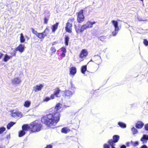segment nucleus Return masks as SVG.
Here are the masks:
<instances>
[{
	"label": "nucleus",
	"mask_w": 148,
	"mask_h": 148,
	"mask_svg": "<svg viewBox=\"0 0 148 148\" xmlns=\"http://www.w3.org/2000/svg\"><path fill=\"white\" fill-rule=\"evenodd\" d=\"M62 104L57 103L55 107L51 109L49 113L42 117L41 121L42 123L47 127L51 128L54 127L60 121L61 116L60 112Z\"/></svg>",
	"instance_id": "f257e3e1"
},
{
	"label": "nucleus",
	"mask_w": 148,
	"mask_h": 148,
	"mask_svg": "<svg viewBox=\"0 0 148 148\" xmlns=\"http://www.w3.org/2000/svg\"><path fill=\"white\" fill-rule=\"evenodd\" d=\"M96 23V22L95 21L91 22L90 21H88L87 22L86 24H83L81 26L80 29L76 25H74V27L75 31L77 33H82L84 30L88 28L92 27L93 26V25L95 24Z\"/></svg>",
	"instance_id": "f03ea898"
},
{
	"label": "nucleus",
	"mask_w": 148,
	"mask_h": 148,
	"mask_svg": "<svg viewBox=\"0 0 148 148\" xmlns=\"http://www.w3.org/2000/svg\"><path fill=\"white\" fill-rule=\"evenodd\" d=\"M42 127V124L39 122L34 121L30 123V132L32 133L39 132L41 130Z\"/></svg>",
	"instance_id": "7ed1b4c3"
},
{
	"label": "nucleus",
	"mask_w": 148,
	"mask_h": 148,
	"mask_svg": "<svg viewBox=\"0 0 148 148\" xmlns=\"http://www.w3.org/2000/svg\"><path fill=\"white\" fill-rule=\"evenodd\" d=\"M75 22V19L74 17L69 18L66 23L65 26V30L68 33H71L72 32L73 27L72 23Z\"/></svg>",
	"instance_id": "20e7f679"
},
{
	"label": "nucleus",
	"mask_w": 148,
	"mask_h": 148,
	"mask_svg": "<svg viewBox=\"0 0 148 148\" xmlns=\"http://www.w3.org/2000/svg\"><path fill=\"white\" fill-rule=\"evenodd\" d=\"M84 10L81 9L76 13L77 21L79 23H81L85 20V16L83 14Z\"/></svg>",
	"instance_id": "39448f33"
},
{
	"label": "nucleus",
	"mask_w": 148,
	"mask_h": 148,
	"mask_svg": "<svg viewBox=\"0 0 148 148\" xmlns=\"http://www.w3.org/2000/svg\"><path fill=\"white\" fill-rule=\"evenodd\" d=\"M49 31V29L46 28L43 32L38 33L36 36L40 39H43L47 35Z\"/></svg>",
	"instance_id": "423d86ee"
},
{
	"label": "nucleus",
	"mask_w": 148,
	"mask_h": 148,
	"mask_svg": "<svg viewBox=\"0 0 148 148\" xmlns=\"http://www.w3.org/2000/svg\"><path fill=\"white\" fill-rule=\"evenodd\" d=\"M61 92V90L60 89V88L58 87H56L54 89L53 93L51 94V95L54 99L56 97L59 98L61 97L60 93Z\"/></svg>",
	"instance_id": "0eeeda50"
},
{
	"label": "nucleus",
	"mask_w": 148,
	"mask_h": 148,
	"mask_svg": "<svg viewBox=\"0 0 148 148\" xmlns=\"http://www.w3.org/2000/svg\"><path fill=\"white\" fill-rule=\"evenodd\" d=\"M10 112H11V116L13 117H21L22 116L21 112L18 111L16 110L15 112L14 110H12Z\"/></svg>",
	"instance_id": "6e6552de"
},
{
	"label": "nucleus",
	"mask_w": 148,
	"mask_h": 148,
	"mask_svg": "<svg viewBox=\"0 0 148 148\" xmlns=\"http://www.w3.org/2000/svg\"><path fill=\"white\" fill-rule=\"evenodd\" d=\"M88 54L87 50L85 49H82L79 55L80 58L82 59L86 57Z\"/></svg>",
	"instance_id": "1a4fd4ad"
},
{
	"label": "nucleus",
	"mask_w": 148,
	"mask_h": 148,
	"mask_svg": "<svg viewBox=\"0 0 148 148\" xmlns=\"http://www.w3.org/2000/svg\"><path fill=\"white\" fill-rule=\"evenodd\" d=\"M25 47V46L24 45L20 44L14 50L15 51H18L22 53L24 51Z\"/></svg>",
	"instance_id": "9d476101"
},
{
	"label": "nucleus",
	"mask_w": 148,
	"mask_h": 148,
	"mask_svg": "<svg viewBox=\"0 0 148 148\" xmlns=\"http://www.w3.org/2000/svg\"><path fill=\"white\" fill-rule=\"evenodd\" d=\"M43 86V85L42 84H40L39 85H36L33 88V91L35 92L41 90Z\"/></svg>",
	"instance_id": "9b49d317"
},
{
	"label": "nucleus",
	"mask_w": 148,
	"mask_h": 148,
	"mask_svg": "<svg viewBox=\"0 0 148 148\" xmlns=\"http://www.w3.org/2000/svg\"><path fill=\"white\" fill-rule=\"evenodd\" d=\"M21 81L19 77H16L12 79V82L14 84H17L20 83Z\"/></svg>",
	"instance_id": "f8f14e48"
},
{
	"label": "nucleus",
	"mask_w": 148,
	"mask_h": 148,
	"mask_svg": "<svg viewBox=\"0 0 148 148\" xmlns=\"http://www.w3.org/2000/svg\"><path fill=\"white\" fill-rule=\"evenodd\" d=\"M22 130H23L25 131H27L28 130L30 131V123L29 124H24L22 126Z\"/></svg>",
	"instance_id": "ddd939ff"
},
{
	"label": "nucleus",
	"mask_w": 148,
	"mask_h": 148,
	"mask_svg": "<svg viewBox=\"0 0 148 148\" xmlns=\"http://www.w3.org/2000/svg\"><path fill=\"white\" fill-rule=\"evenodd\" d=\"M73 95V92L69 90H65L64 91V95L65 97H70Z\"/></svg>",
	"instance_id": "4468645a"
},
{
	"label": "nucleus",
	"mask_w": 148,
	"mask_h": 148,
	"mask_svg": "<svg viewBox=\"0 0 148 148\" xmlns=\"http://www.w3.org/2000/svg\"><path fill=\"white\" fill-rule=\"evenodd\" d=\"M144 125V123L141 121H138L136 124V127L138 129L141 128Z\"/></svg>",
	"instance_id": "2eb2a0df"
},
{
	"label": "nucleus",
	"mask_w": 148,
	"mask_h": 148,
	"mask_svg": "<svg viewBox=\"0 0 148 148\" xmlns=\"http://www.w3.org/2000/svg\"><path fill=\"white\" fill-rule=\"evenodd\" d=\"M76 69L74 66L71 67L70 69V74L74 75L76 73Z\"/></svg>",
	"instance_id": "dca6fc26"
},
{
	"label": "nucleus",
	"mask_w": 148,
	"mask_h": 148,
	"mask_svg": "<svg viewBox=\"0 0 148 148\" xmlns=\"http://www.w3.org/2000/svg\"><path fill=\"white\" fill-rule=\"evenodd\" d=\"M111 22L112 23L113 25L114 26L115 30H119V28L118 25V22L117 21L112 20L111 21Z\"/></svg>",
	"instance_id": "f3484780"
},
{
	"label": "nucleus",
	"mask_w": 148,
	"mask_h": 148,
	"mask_svg": "<svg viewBox=\"0 0 148 148\" xmlns=\"http://www.w3.org/2000/svg\"><path fill=\"white\" fill-rule=\"evenodd\" d=\"M59 24V23L58 22L56 23L55 24L52 25L51 29L53 32H55L58 29Z\"/></svg>",
	"instance_id": "a211bd4d"
},
{
	"label": "nucleus",
	"mask_w": 148,
	"mask_h": 148,
	"mask_svg": "<svg viewBox=\"0 0 148 148\" xmlns=\"http://www.w3.org/2000/svg\"><path fill=\"white\" fill-rule=\"evenodd\" d=\"M70 131V130L67 127H64L62 128L61 131L62 133L67 134Z\"/></svg>",
	"instance_id": "6ab92c4d"
},
{
	"label": "nucleus",
	"mask_w": 148,
	"mask_h": 148,
	"mask_svg": "<svg viewBox=\"0 0 148 148\" xmlns=\"http://www.w3.org/2000/svg\"><path fill=\"white\" fill-rule=\"evenodd\" d=\"M108 143L112 147V148H114L115 145L116 143L112 139H111L109 140L108 141Z\"/></svg>",
	"instance_id": "aec40b11"
},
{
	"label": "nucleus",
	"mask_w": 148,
	"mask_h": 148,
	"mask_svg": "<svg viewBox=\"0 0 148 148\" xmlns=\"http://www.w3.org/2000/svg\"><path fill=\"white\" fill-rule=\"evenodd\" d=\"M95 62L97 64H99L101 63V58L100 57H95Z\"/></svg>",
	"instance_id": "412c9836"
},
{
	"label": "nucleus",
	"mask_w": 148,
	"mask_h": 148,
	"mask_svg": "<svg viewBox=\"0 0 148 148\" xmlns=\"http://www.w3.org/2000/svg\"><path fill=\"white\" fill-rule=\"evenodd\" d=\"M119 138L120 136L119 135H114L113 136V140L116 143L119 141Z\"/></svg>",
	"instance_id": "4be33fe9"
},
{
	"label": "nucleus",
	"mask_w": 148,
	"mask_h": 148,
	"mask_svg": "<svg viewBox=\"0 0 148 148\" xmlns=\"http://www.w3.org/2000/svg\"><path fill=\"white\" fill-rule=\"evenodd\" d=\"M147 140V135L144 134L140 139V140L144 143H146Z\"/></svg>",
	"instance_id": "5701e85b"
},
{
	"label": "nucleus",
	"mask_w": 148,
	"mask_h": 148,
	"mask_svg": "<svg viewBox=\"0 0 148 148\" xmlns=\"http://www.w3.org/2000/svg\"><path fill=\"white\" fill-rule=\"evenodd\" d=\"M26 133L23 130L19 131L18 135L19 137H21L24 136Z\"/></svg>",
	"instance_id": "b1692460"
},
{
	"label": "nucleus",
	"mask_w": 148,
	"mask_h": 148,
	"mask_svg": "<svg viewBox=\"0 0 148 148\" xmlns=\"http://www.w3.org/2000/svg\"><path fill=\"white\" fill-rule=\"evenodd\" d=\"M54 98L53 97L52 95L51 94L50 97H45L43 99V101H48L50 100L54 99Z\"/></svg>",
	"instance_id": "393cba45"
},
{
	"label": "nucleus",
	"mask_w": 148,
	"mask_h": 148,
	"mask_svg": "<svg viewBox=\"0 0 148 148\" xmlns=\"http://www.w3.org/2000/svg\"><path fill=\"white\" fill-rule=\"evenodd\" d=\"M69 38L68 36L66 35L64 38V43L66 46H67L69 44Z\"/></svg>",
	"instance_id": "a878e982"
},
{
	"label": "nucleus",
	"mask_w": 148,
	"mask_h": 148,
	"mask_svg": "<svg viewBox=\"0 0 148 148\" xmlns=\"http://www.w3.org/2000/svg\"><path fill=\"white\" fill-rule=\"evenodd\" d=\"M15 122H14L12 121L10 122L8 124L7 126V128L9 130L10 129L11 127L12 126L15 124Z\"/></svg>",
	"instance_id": "bb28decb"
},
{
	"label": "nucleus",
	"mask_w": 148,
	"mask_h": 148,
	"mask_svg": "<svg viewBox=\"0 0 148 148\" xmlns=\"http://www.w3.org/2000/svg\"><path fill=\"white\" fill-rule=\"evenodd\" d=\"M20 41L21 43H23L25 41V39L23 36V34L21 33L20 34Z\"/></svg>",
	"instance_id": "cd10ccee"
},
{
	"label": "nucleus",
	"mask_w": 148,
	"mask_h": 148,
	"mask_svg": "<svg viewBox=\"0 0 148 148\" xmlns=\"http://www.w3.org/2000/svg\"><path fill=\"white\" fill-rule=\"evenodd\" d=\"M87 70V66L86 65L83 66L81 68V71L82 73L84 74L86 71Z\"/></svg>",
	"instance_id": "c85d7f7f"
},
{
	"label": "nucleus",
	"mask_w": 148,
	"mask_h": 148,
	"mask_svg": "<svg viewBox=\"0 0 148 148\" xmlns=\"http://www.w3.org/2000/svg\"><path fill=\"white\" fill-rule=\"evenodd\" d=\"M31 104V102L29 101H25L24 103V106L27 108L29 107Z\"/></svg>",
	"instance_id": "c756f323"
},
{
	"label": "nucleus",
	"mask_w": 148,
	"mask_h": 148,
	"mask_svg": "<svg viewBox=\"0 0 148 148\" xmlns=\"http://www.w3.org/2000/svg\"><path fill=\"white\" fill-rule=\"evenodd\" d=\"M12 57V56H8L7 54H6L5 55L4 57L3 58V60L4 61L6 62L9 59Z\"/></svg>",
	"instance_id": "7c9ffc66"
},
{
	"label": "nucleus",
	"mask_w": 148,
	"mask_h": 148,
	"mask_svg": "<svg viewBox=\"0 0 148 148\" xmlns=\"http://www.w3.org/2000/svg\"><path fill=\"white\" fill-rule=\"evenodd\" d=\"M118 125L121 128H125L126 127V125L122 122H119Z\"/></svg>",
	"instance_id": "2f4dec72"
},
{
	"label": "nucleus",
	"mask_w": 148,
	"mask_h": 148,
	"mask_svg": "<svg viewBox=\"0 0 148 148\" xmlns=\"http://www.w3.org/2000/svg\"><path fill=\"white\" fill-rule=\"evenodd\" d=\"M131 142L132 144V145L134 147L137 146L139 144V143L138 141H136L135 142H132L131 141Z\"/></svg>",
	"instance_id": "473e14b6"
},
{
	"label": "nucleus",
	"mask_w": 148,
	"mask_h": 148,
	"mask_svg": "<svg viewBox=\"0 0 148 148\" xmlns=\"http://www.w3.org/2000/svg\"><path fill=\"white\" fill-rule=\"evenodd\" d=\"M132 131L134 134H137L138 132L137 130L134 127H133L132 128Z\"/></svg>",
	"instance_id": "72a5a7b5"
},
{
	"label": "nucleus",
	"mask_w": 148,
	"mask_h": 148,
	"mask_svg": "<svg viewBox=\"0 0 148 148\" xmlns=\"http://www.w3.org/2000/svg\"><path fill=\"white\" fill-rule=\"evenodd\" d=\"M50 50L51 51L52 54L55 53L56 51V49L54 47H51L50 49Z\"/></svg>",
	"instance_id": "f704fd0d"
},
{
	"label": "nucleus",
	"mask_w": 148,
	"mask_h": 148,
	"mask_svg": "<svg viewBox=\"0 0 148 148\" xmlns=\"http://www.w3.org/2000/svg\"><path fill=\"white\" fill-rule=\"evenodd\" d=\"M6 129L3 127H0V134H2L4 132L5 130Z\"/></svg>",
	"instance_id": "c9c22d12"
},
{
	"label": "nucleus",
	"mask_w": 148,
	"mask_h": 148,
	"mask_svg": "<svg viewBox=\"0 0 148 148\" xmlns=\"http://www.w3.org/2000/svg\"><path fill=\"white\" fill-rule=\"evenodd\" d=\"M119 30H115V29H114V30L113 31L112 33V36H115L118 33V31Z\"/></svg>",
	"instance_id": "e433bc0d"
},
{
	"label": "nucleus",
	"mask_w": 148,
	"mask_h": 148,
	"mask_svg": "<svg viewBox=\"0 0 148 148\" xmlns=\"http://www.w3.org/2000/svg\"><path fill=\"white\" fill-rule=\"evenodd\" d=\"M31 30L32 33L33 34H35L36 36L37 34L38 33L37 32V31L35 30L33 28H31Z\"/></svg>",
	"instance_id": "4c0bfd02"
},
{
	"label": "nucleus",
	"mask_w": 148,
	"mask_h": 148,
	"mask_svg": "<svg viewBox=\"0 0 148 148\" xmlns=\"http://www.w3.org/2000/svg\"><path fill=\"white\" fill-rule=\"evenodd\" d=\"M99 39L101 41H104L105 38H106V37L104 36H102L99 37Z\"/></svg>",
	"instance_id": "58836bf2"
},
{
	"label": "nucleus",
	"mask_w": 148,
	"mask_h": 148,
	"mask_svg": "<svg viewBox=\"0 0 148 148\" xmlns=\"http://www.w3.org/2000/svg\"><path fill=\"white\" fill-rule=\"evenodd\" d=\"M143 43L146 46H147L148 45V41L146 39H144Z\"/></svg>",
	"instance_id": "ea45409f"
},
{
	"label": "nucleus",
	"mask_w": 148,
	"mask_h": 148,
	"mask_svg": "<svg viewBox=\"0 0 148 148\" xmlns=\"http://www.w3.org/2000/svg\"><path fill=\"white\" fill-rule=\"evenodd\" d=\"M61 50L62 52L66 53V49L65 47H62L61 48Z\"/></svg>",
	"instance_id": "a19ab883"
},
{
	"label": "nucleus",
	"mask_w": 148,
	"mask_h": 148,
	"mask_svg": "<svg viewBox=\"0 0 148 148\" xmlns=\"http://www.w3.org/2000/svg\"><path fill=\"white\" fill-rule=\"evenodd\" d=\"M48 21V18H44V24H47V23Z\"/></svg>",
	"instance_id": "79ce46f5"
},
{
	"label": "nucleus",
	"mask_w": 148,
	"mask_h": 148,
	"mask_svg": "<svg viewBox=\"0 0 148 148\" xmlns=\"http://www.w3.org/2000/svg\"><path fill=\"white\" fill-rule=\"evenodd\" d=\"M144 127L145 130L148 131V123L145 125Z\"/></svg>",
	"instance_id": "37998d69"
},
{
	"label": "nucleus",
	"mask_w": 148,
	"mask_h": 148,
	"mask_svg": "<svg viewBox=\"0 0 148 148\" xmlns=\"http://www.w3.org/2000/svg\"><path fill=\"white\" fill-rule=\"evenodd\" d=\"M103 148H110L109 146L107 144H104L103 146Z\"/></svg>",
	"instance_id": "c03bdc74"
},
{
	"label": "nucleus",
	"mask_w": 148,
	"mask_h": 148,
	"mask_svg": "<svg viewBox=\"0 0 148 148\" xmlns=\"http://www.w3.org/2000/svg\"><path fill=\"white\" fill-rule=\"evenodd\" d=\"M66 53L62 52L60 54V56L62 58H64L65 56Z\"/></svg>",
	"instance_id": "a18cd8bd"
},
{
	"label": "nucleus",
	"mask_w": 148,
	"mask_h": 148,
	"mask_svg": "<svg viewBox=\"0 0 148 148\" xmlns=\"http://www.w3.org/2000/svg\"><path fill=\"white\" fill-rule=\"evenodd\" d=\"M140 148H147V147L146 145H144L141 146Z\"/></svg>",
	"instance_id": "49530a36"
},
{
	"label": "nucleus",
	"mask_w": 148,
	"mask_h": 148,
	"mask_svg": "<svg viewBox=\"0 0 148 148\" xmlns=\"http://www.w3.org/2000/svg\"><path fill=\"white\" fill-rule=\"evenodd\" d=\"M46 148H52V146L50 145H47Z\"/></svg>",
	"instance_id": "de8ad7c7"
},
{
	"label": "nucleus",
	"mask_w": 148,
	"mask_h": 148,
	"mask_svg": "<svg viewBox=\"0 0 148 148\" xmlns=\"http://www.w3.org/2000/svg\"><path fill=\"white\" fill-rule=\"evenodd\" d=\"M11 54L12 55V56H12H12H16L15 52L12 53H11Z\"/></svg>",
	"instance_id": "09e8293b"
},
{
	"label": "nucleus",
	"mask_w": 148,
	"mask_h": 148,
	"mask_svg": "<svg viewBox=\"0 0 148 148\" xmlns=\"http://www.w3.org/2000/svg\"><path fill=\"white\" fill-rule=\"evenodd\" d=\"M3 56V54L1 52H0V59H1L2 57Z\"/></svg>",
	"instance_id": "8fccbe9b"
},
{
	"label": "nucleus",
	"mask_w": 148,
	"mask_h": 148,
	"mask_svg": "<svg viewBox=\"0 0 148 148\" xmlns=\"http://www.w3.org/2000/svg\"><path fill=\"white\" fill-rule=\"evenodd\" d=\"M121 148H126V147L124 145H122L121 146Z\"/></svg>",
	"instance_id": "3c124183"
},
{
	"label": "nucleus",
	"mask_w": 148,
	"mask_h": 148,
	"mask_svg": "<svg viewBox=\"0 0 148 148\" xmlns=\"http://www.w3.org/2000/svg\"><path fill=\"white\" fill-rule=\"evenodd\" d=\"M126 145H127V146H129V145H129V144H130V143H129V142H127V143H126Z\"/></svg>",
	"instance_id": "603ef678"
},
{
	"label": "nucleus",
	"mask_w": 148,
	"mask_h": 148,
	"mask_svg": "<svg viewBox=\"0 0 148 148\" xmlns=\"http://www.w3.org/2000/svg\"><path fill=\"white\" fill-rule=\"evenodd\" d=\"M147 140H148V135H147Z\"/></svg>",
	"instance_id": "864d4df0"
}]
</instances>
